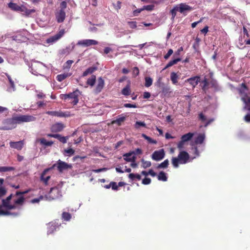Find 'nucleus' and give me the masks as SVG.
<instances>
[{
	"label": "nucleus",
	"mask_w": 250,
	"mask_h": 250,
	"mask_svg": "<svg viewBox=\"0 0 250 250\" xmlns=\"http://www.w3.org/2000/svg\"><path fill=\"white\" fill-rule=\"evenodd\" d=\"M55 17L56 21L59 23H61L64 21L65 18V13L62 10H59L55 13Z\"/></svg>",
	"instance_id": "obj_13"
},
{
	"label": "nucleus",
	"mask_w": 250,
	"mask_h": 250,
	"mask_svg": "<svg viewBox=\"0 0 250 250\" xmlns=\"http://www.w3.org/2000/svg\"><path fill=\"white\" fill-rule=\"evenodd\" d=\"M60 196L59 188L56 187L52 188L50 189L49 197L52 200L56 199Z\"/></svg>",
	"instance_id": "obj_12"
},
{
	"label": "nucleus",
	"mask_w": 250,
	"mask_h": 250,
	"mask_svg": "<svg viewBox=\"0 0 250 250\" xmlns=\"http://www.w3.org/2000/svg\"><path fill=\"white\" fill-rule=\"evenodd\" d=\"M98 44V42L96 40H81L78 42V44L85 46H89L91 45H95Z\"/></svg>",
	"instance_id": "obj_11"
},
{
	"label": "nucleus",
	"mask_w": 250,
	"mask_h": 250,
	"mask_svg": "<svg viewBox=\"0 0 250 250\" xmlns=\"http://www.w3.org/2000/svg\"><path fill=\"white\" fill-rule=\"evenodd\" d=\"M128 25H129L130 28L135 29L137 28V22L136 21H128Z\"/></svg>",
	"instance_id": "obj_47"
},
{
	"label": "nucleus",
	"mask_w": 250,
	"mask_h": 250,
	"mask_svg": "<svg viewBox=\"0 0 250 250\" xmlns=\"http://www.w3.org/2000/svg\"><path fill=\"white\" fill-rule=\"evenodd\" d=\"M56 136L58 137H56L55 138L58 139L59 142L63 144H65L67 143V141L69 138V136H68L65 137L62 136V135L59 134H58V135H56Z\"/></svg>",
	"instance_id": "obj_30"
},
{
	"label": "nucleus",
	"mask_w": 250,
	"mask_h": 250,
	"mask_svg": "<svg viewBox=\"0 0 250 250\" xmlns=\"http://www.w3.org/2000/svg\"><path fill=\"white\" fill-rule=\"evenodd\" d=\"M173 53V50L172 49H169L167 54L164 56L165 59L167 60Z\"/></svg>",
	"instance_id": "obj_49"
},
{
	"label": "nucleus",
	"mask_w": 250,
	"mask_h": 250,
	"mask_svg": "<svg viewBox=\"0 0 250 250\" xmlns=\"http://www.w3.org/2000/svg\"><path fill=\"white\" fill-rule=\"evenodd\" d=\"M141 126L146 127V125L145 123L142 122H136V123H135L134 127L136 128H139Z\"/></svg>",
	"instance_id": "obj_42"
},
{
	"label": "nucleus",
	"mask_w": 250,
	"mask_h": 250,
	"mask_svg": "<svg viewBox=\"0 0 250 250\" xmlns=\"http://www.w3.org/2000/svg\"><path fill=\"white\" fill-rule=\"evenodd\" d=\"M60 226V223L58 222L54 221L49 223L47 233L48 234H52L53 232L56 231L59 228Z\"/></svg>",
	"instance_id": "obj_8"
},
{
	"label": "nucleus",
	"mask_w": 250,
	"mask_h": 250,
	"mask_svg": "<svg viewBox=\"0 0 250 250\" xmlns=\"http://www.w3.org/2000/svg\"><path fill=\"white\" fill-rule=\"evenodd\" d=\"M158 179L159 181H167V177L166 176L165 172L161 171L158 175Z\"/></svg>",
	"instance_id": "obj_31"
},
{
	"label": "nucleus",
	"mask_w": 250,
	"mask_h": 250,
	"mask_svg": "<svg viewBox=\"0 0 250 250\" xmlns=\"http://www.w3.org/2000/svg\"><path fill=\"white\" fill-rule=\"evenodd\" d=\"M29 191H30V190H24L23 191H17L16 192L15 195L19 196L23 195L24 194L27 193Z\"/></svg>",
	"instance_id": "obj_58"
},
{
	"label": "nucleus",
	"mask_w": 250,
	"mask_h": 250,
	"mask_svg": "<svg viewBox=\"0 0 250 250\" xmlns=\"http://www.w3.org/2000/svg\"><path fill=\"white\" fill-rule=\"evenodd\" d=\"M162 92L164 94L168 93L169 92V88L168 86H163L162 87Z\"/></svg>",
	"instance_id": "obj_51"
},
{
	"label": "nucleus",
	"mask_w": 250,
	"mask_h": 250,
	"mask_svg": "<svg viewBox=\"0 0 250 250\" xmlns=\"http://www.w3.org/2000/svg\"><path fill=\"white\" fill-rule=\"evenodd\" d=\"M124 160L127 162L135 163V160H136V156L133 155V153H130V152L123 155Z\"/></svg>",
	"instance_id": "obj_19"
},
{
	"label": "nucleus",
	"mask_w": 250,
	"mask_h": 250,
	"mask_svg": "<svg viewBox=\"0 0 250 250\" xmlns=\"http://www.w3.org/2000/svg\"><path fill=\"white\" fill-rule=\"evenodd\" d=\"M75 151L72 148H68L64 149V153L67 154L68 156H71L74 154Z\"/></svg>",
	"instance_id": "obj_43"
},
{
	"label": "nucleus",
	"mask_w": 250,
	"mask_h": 250,
	"mask_svg": "<svg viewBox=\"0 0 250 250\" xmlns=\"http://www.w3.org/2000/svg\"><path fill=\"white\" fill-rule=\"evenodd\" d=\"M125 120V117L124 116H121L117 118V119L112 121V124H116L117 125H121L124 122Z\"/></svg>",
	"instance_id": "obj_28"
},
{
	"label": "nucleus",
	"mask_w": 250,
	"mask_h": 250,
	"mask_svg": "<svg viewBox=\"0 0 250 250\" xmlns=\"http://www.w3.org/2000/svg\"><path fill=\"white\" fill-rule=\"evenodd\" d=\"M24 201V198L23 196H21L17 199L14 201V203L15 205H23Z\"/></svg>",
	"instance_id": "obj_41"
},
{
	"label": "nucleus",
	"mask_w": 250,
	"mask_h": 250,
	"mask_svg": "<svg viewBox=\"0 0 250 250\" xmlns=\"http://www.w3.org/2000/svg\"><path fill=\"white\" fill-rule=\"evenodd\" d=\"M96 76L93 75L87 80V84L90 86H93L96 82Z\"/></svg>",
	"instance_id": "obj_33"
},
{
	"label": "nucleus",
	"mask_w": 250,
	"mask_h": 250,
	"mask_svg": "<svg viewBox=\"0 0 250 250\" xmlns=\"http://www.w3.org/2000/svg\"><path fill=\"white\" fill-rule=\"evenodd\" d=\"M6 190L4 187H0V198L5 195Z\"/></svg>",
	"instance_id": "obj_48"
},
{
	"label": "nucleus",
	"mask_w": 250,
	"mask_h": 250,
	"mask_svg": "<svg viewBox=\"0 0 250 250\" xmlns=\"http://www.w3.org/2000/svg\"><path fill=\"white\" fill-rule=\"evenodd\" d=\"M241 100L246 105L245 108L250 111V96H246V97L242 98Z\"/></svg>",
	"instance_id": "obj_27"
},
{
	"label": "nucleus",
	"mask_w": 250,
	"mask_h": 250,
	"mask_svg": "<svg viewBox=\"0 0 250 250\" xmlns=\"http://www.w3.org/2000/svg\"><path fill=\"white\" fill-rule=\"evenodd\" d=\"M56 166H57L58 170H59V172L61 173H62L63 170L71 169L72 167L71 164H68L60 160H59L57 162V164L54 165L53 167H55Z\"/></svg>",
	"instance_id": "obj_5"
},
{
	"label": "nucleus",
	"mask_w": 250,
	"mask_h": 250,
	"mask_svg": "<svg viewBox=\"0 0 250 250\" xmlns=\"http://www.w3.org/2000/svg\"><path fill=\"white\" fill-rule=\"evenodd\" d=\"M205 140V136L203 135L200 134L195 139V143L196 144H202Z\"/></svg>",
	"instance_id": "obj_34"
},
{
	"label": "nucleus",
	"mask_w": 250,
	"mask_h": 250,
	"mask_svg": "<svg viewBox=\"0 0 250 250\" xmlns=\"http://www.w3.org/2000/svg\"><path fill=\"white\" fill-rule=\"evenodd\" d=\"M143 167L144 168H146V167H149L151 166V163L148 161H145L144 160H142Z\"/></svg>",
	"instance_id": "obj_45"
},
{
	"label": "nucleus",
	"mask_w": 250,
	"mask_h": 250,
	"mask_svg": "<svg viewBox=\"0 0 250 250\" xmlns=\"http://www.w3.org/2000/svg\"><path fill=\"white\" fill-rule=\"evenodd\" d=\"M152 79L150 78V77H146L145 78V86L146 87H150V86L152 85Z\"/></svg>",
	"instance_id": "obj_39"
},
{
	"label": "nucleus",
	"mask_w": 250,
	"mask_h": 250,
	"mask_svg": "<svg viewBox=\"0 0 250 250\" xmlns=\"http://www.w3.org/2000/svg\"><path fill=\"white\" fill-rule=\"evenodd\" d=\"M128 177H129V179L132 180H133L135 178H136L139 181L141 179V176L140 174H134L133 173H130Z\"/></svg>",
	"instance_id": "obj_40"
},
{
	"label": "nucleus",
	"mask_w": 250,
	"mask_h": 250,
	"mask_svg": "<svg viewBox=\"0 0 250 250\" xmlns=\"http://www.w3.org/2000/svg\"><path fill=\"white\" fill-rule=\"evenodd\" d=\"M150 97V93L148 92H145L143 93V98L145 99H148Z\"/></svg>",
	"instance_id": "obj_62"
},
{
	"label": "nucleus",
	"mask_w": 250,
	"mask_h": 250,
	"mask_svg": "<svg viewBox=\"0 0 250 250\" xmlns=\"http://www.w3.org/2000/svg\"><path fill=\"white\" fill-rule=\"evenodd\" d=\"M189 159V155L187 152L182 151L180 152L177 157H173L171 163L174 167H178L179 164H186Z\"/></svg>",
	"instance_id": "obj_3"
},
{
	"label": "nucleus",
	"mask_w": 250,
	"mask_h": 250,
	"mask_svg": "<svg viewBox=\"0 0 250 250\" xmlns=\"http://www.w3.org/2000/svg\"><path fill=\"white\" fill-rule=\"evenodd\" d=\"M106 170H107V168L103 167V168H99L98 169L92 170V171H93V172H94L95 173H100L101 172L105 171Z\"/></svg>",
	"instance_id": "obj_60"
},
{
	"label": "nucleus",
	"mask_w": 250,
	"mask_h": 250,
	"mask_svg": "<svg viewBox=\"0 0 250 250\" xmlns=\"http://www.w3.org/2000/svg\"><path fill=\"white\" fill-rule=\"evenodd\" d=\"M124 107H127V108H136L137 106L135 104H125Z\"/></svg>",
	"instance_id": "obj_61"
},
{
	"label": "nucleus",
	"mask_w": 250,
	"mask_h": 250,
	"mask_svg": "<svg viewBox=\"0 0 250 250\" xmlns=\"http://www.w3.org/2000/svg\"><path fill=\"white\" fill-rule=\"evenodd\" d=\"M64 128V125L61 123H58L52 125L51 129L52 132H59L62 130Z\"/></svg>",
	"instance_id": "obj_15"
},
{
	"label": "nucleus",
	"mask_w": 250,
	"mask_h": 250,
	"mask_svg": "<svg viewBox=\"0 0 250 250\" xmlns=\"http://www.w3.org/2000/svg\"><path fill=\"white\" fill-rule=\"evenodd\" d=\"M199 120H201L202 122H205L206 120V118L204 115L203 114V113H200L199 115Z\"/></svg>",
	"instance_id": "obj_64"
},
{
	"label": "nucleus",
	"mask_w": 250,
	"mask_h": 250,
	"mask_svg": "<svg viewBox=\"0 0 250 250\" xmlns=\"http://www.w3.org/2000/svg\"><path fill=\"white\" fill-rule=\"evenodd\" d=\"M36 117L28 115H22L19 116L7 118L2 121V126H0L1 130H9L16 127L17 124L21 123H27L34 121Z\"/></svg>",
	"instance_id": "obj_1"
},
{
	"label": "nucleus",
	"mask_w": 250,
	"mask_h": 250,
	"mask_svg": "<svg viewBox=\"0 0 250 250\" xmlns=\"http://www.w3.org/2000/svg\"><path fill=\"white\" fill-rule=\"evenodd\" d=\"M0 215H13L14 216H18V213H11L8 211H5L0 209Z\"/></svg>",
	"instance_id": "obj_38"
},
{
	"label": "nucleus",
	"mask_w": 250,
	"mask_h": 250,
	"mask_svg": "<svg viewBox=\"0 0 250 250\" xmlns=\"http://www.w3.org/2000/svg\"><path fill=\"white\" fill-rule=\"evenodd\" d=\"M65 33L64 29H61L58 33L50 37L47 39L46 42L48 43H52L61 39Z\"/></svg>",
	"instance_id": "obj_7"
},
{
	"label": "nucleus",
	"mask_w": 250,
	"mask_h": 250,
	"mask_svg": "<svg viewBox=\"0 0 250 250\" xmlns=\"http://www.w3.org/2000/svg\"><path fill=\"white\" fill-rule=\"evenodd\" d=\"M97 70V67L96 66H91L85 70V71L83 72V77H85L89 74H90L94 72L95 71Z\"/></svg>",
	"instance_id": "obj_24"
},
{
	"label": "nucleus",
	"mask_w": 250,
	"mask_h": 250,
	"mask_svg": "<svg viewBox=\"0 0 250 250\" xmlns=\"http://www.w3.org/2000/svg\"><path fill=\"white\" fill-rule=\"evenodd\" d=\"M151 180L149 178H146L142 181V183L144 185H146L150 183Z\"/></svg>",
	"instance_id": "obj_56"
},
{
	"label": "nucleus",
	"mask_w": 250,
	"mask_h": 250,
	"mask_svg": "<svg viewBox=\"0 0 250 250\" xmlns=\"http://www.w3.org/2000/svg\"><path fill=\"white\" fill-rule=\"evenodd\" d=\"M71 75L72 74L71 73H64V74H59L57 77H56V79H57V81L59 82H61Z\"/></svg>",
	"instance_id": "obj_23"
},
{
	"label": "nucleus",
	"mask_w": 250,
	"mask_h": 250,
	"mask_svg": "<svg viewBox=\"0 0 250 250\" xmlns=\"http://www.w3.org/2000/svg\"><path fill=\"white\" fill-rule=\"evenodd\" d=\"M62 217L63 220L65 221H69L71 219V215L70 213L67 212H63L62 213Z\"/></svg>",
	"instance_id": "obj_37"
},
{
	"label": "nucleus",
	"mask_w": 250,
	"mask_h": 250,
	"mask_svg": "<svg viewBox=\"0 0 250 250\" xmlns=\"http://www.w3.org/2000/svg\"><path fill=\"white\" fill-rule=\"evenodd\" d=\"M154 6H154L152 4L148 5H146V6H143V7H142V9H143V11L146 10V11H151L153 10Z\"/></svg>",
	"instance_id": "obj_44"
},
{
	"label": "nucleus",
	"mask_w": 250,
	"mask_h": 250,
	"mask_svg": "<svg viewBox=\"0 0 250 250\" xmlns=\"http://www.w3.org/2000/svg\"><path fill=\"white\" fill-rule=\"evenodd\" d=\"M104 85V81L103 79L102 78H99L98 80V84L96 85L95 88V93H99L101 92Z\"/></svg>",
	"instance_id": "obj_17"
},
{
	"label": "nucleus",
	"mask_w": 250,
	"mask_h": 250,
	"mask_svg": "<svg viewBox=\"0 0 250 250\" xmlns=\"http://www.w3.org/2000/svg\"><path fill=\"white\" fill-rule=\"evenodd\" d=\"M193 135V133H187L186 134L182 135L181 141L185 142L189 141L192 138Z\"/></svg>",
	"instance_id": "obj_22"
},
{
	"label": "nucleus",
	"mask_w": 250,
	"mask_h": 250,
	"mask_svg": "<svg viewBox=\"0 0 250 250\" xmlns=\"http://www.w3.org/2000/svg\"><path fill=\"white\" fill-rule=\"evenodd\" d=\"M169 164V162L168 159H166L163 162H162L161 164H159L157 167L158 168H166L168 167Z\"/></svg>",
	"instance_id": "obj_36"
},
{
	"label": "nucleus",
	"mask_w": 250,
	"mask_h": 250,
	"mask_svg": "<svg viewBox=\"0 0 250 250\" xmlns=\"http://www.w3.org/2000/svg\"><path fill=\"white\" fill-rule=\"evenodd\" d=\"M165 152L164 148L156 150L153 152L151 155L152 159L156 161H159L164 158Z\"/></svg>",
	"instance_id": "obj_6"
},
{
	"label": "nucleus",
	"mask_w": 250,
	"mask_h": 250,
	"mask_svg": "<svg viewBox=\"0 0 250 250\" xmlns=\"http://www.w3.org/2000/svg\"><path fill=\"white\" fill-rule=\"evenodd\" d=\"M193 8L186 3H180L174 6L173 9H171L170 13L171 15V20H174L176 16L177 12H179L184 16H186L187 12H190Z\"/></svg>",
	"instance_id": "obj_2"
},
{
	"label": "nucleus",
	"mask_w": 250,
	"mask_h": 250,
	"mask_svg": "<svg viewBox=\"0 0 250 250\" xmlns=\"http://www.w3.org/2000/svg\"><path fill=\"white\" fill-rule=\"evenodd\" d=\"M40 144L44 146H51L53 144L52 141H48L45 138H41L40 140Z\"/></svg>",
	"instance_id": "obj_32"
},
{
	"label": "nucleus",
	"mask_w": 250,
	"mask_h": 250,
	"mask_svg": "<svg viewBox=\"0 0 250 250\" xmlns=\"http://www.w3.org/2000/svg\"><path fill=\"white\" fill-rule=\"evenodd\" d=\"M130 153H133V155L135 156L137 154H142V150L141 148H137L133 151H130Z\"/></svg>",
	"instance_id": "obj_50"
},
{
	"label": "nucleus",
	"mask_w": 250,
	"mask_h": 250,
	"mask_svg": "<svg viewBox=\"0 0 250 250\" xmlns=\"http://www.w3.org/2000/svg\"><path fill=\"white\" fill-rule=\"evenodd\" d=\"M111 188L114 190H117L118 189V186L116 183L114 182H111Z\"/></svg>",
	"instance_id": "obj_53"
},
{
	"label": "nucleus",
	"mask_w": 250,
	"mask_h": 250,
	"mask_svg": "<svg viewBox=\"0 0 250 250\" xmlns=\"http://www.w3.org/2000/svg\"><path fill=\"white\" fill-rule=\"evenodd\" d=\"M24 146V141H20L17 142L11 141L9 143V146L12 148L17 149L18 150H21L23 148Z\"/></svg>",
	"instance_id": "obj_14"
},
{
	"label": "nucleus",
	"mask_w": 250,
	"mask_h": 250,
	"mask_svg": "<svg viewBox=\"0 0 250 250\" xmlns=\"http://www.w3.org/2000/svg\"><path fill=\"white\" fill-rule=\"evenodd\" d=\"M143 10L142 8L141 9H137L133 11V14L134 16H137L138 14L140 13L141 12L143 11Z\"/></svg>",
	"instance_id": "obj_57"
},
{
	"label": "nucleus",
	"mask_w": 250,
	"mask_h": 250,
	"mask_svg": "<svg viewBox=\"0 0 250 250\" xmlns=\"http://www.w3.org/2000/svg\"><path fill=\"white\" fill-rule=\"evenodd\" d=\"M179 77L178 75L175 72H171L170 73V80L173 84L176 85L178 83Z\"/></svg>",
	"instance_id": "obj_26"
},
{
	"label": "nucleus",
	"mask_w": 250,
	"mask_h": 250,
	"mask_svg": "<svg viewBox=\"0 0 250 250\" xmlns=\"http://www.w3.org/2000/svg\"><path fill=\"white\" fill-rule=\"evenodd\" d=\"M78 90H75L73 92L69 93L68 94H61L60 98L64 101H70V103L74 105L77 104L78 102Z\"/></svg>",
	"instance_id": "obj_4"
},
{
	"label": "nucleus",
	"mask_w": 250,
	"mask_h": 250,
	"mask_svg": "<svg viewBox=\"0 0 250 250\" xmlns=\"http://www.w3.org/2000/svg\"><path fill=\"white\" fill-rule=\"evenodd\" d=\"M67 7V2L65 1H62L61 3V9L60 10H62V11H64V9Z\"/></svg>",
	"instance_id": "obj_55"
},
{
	"label": "nucleus",
	"mask_w": 250,
	"mask_h": 250,
	"mask_svg": "<svg viewBox=\"0 0 250 250\" xmlns=\"http://www.w3.org/2000/svg\"><path fill=\"white\" fill-rule=\"evenodd\" d=\"M37 98L39 99H43L45 98V95L42 92H40L37 95Z\"/></svg>",
	"instance_id": "obj_63"
},
{
	"label": "nucleus",
	"mask_w": 250,
	"mask_h": 250,
	"mask_svg": "<svg viewBox=\"0 0 250 250\" xmlns=\"http://www.w3.org/2000/svg\"><path fill=\"white\" fill-rule=\"evenodd\" d=\"M180 61H181L180 58L174 59V60H171V61H170V62H168V63L167 64H166L164 70H165V69L168 68L169 67H171L174 64H176L177 63V62H180Z\"/></svg>",
	"instance_id": "obj_29"
},
{
	"label": "nucleus",
	"mask_w": 250,
	"mask_h": 250,
	"mask_svg": "<svg viewBox=\"0 0 250 250\" xmlns=\"http://www.w3.org/2000/svg\"><path fill=\"white\" fill-rule=\"evenodd\" d=\"M73 61L68 60L66 62H65L64 67L65 68L69 69L70 68L71 64L73 63Z\"/></svg>",
	"instance_id": "obj_46"
},
{
	"label": "nucleus",
	"mask_w": 250,
	"mask_h": 250,
	"mask_svg": "<svg viewBox=\"0 0 250 250\" xmlns=\"http://www.w3.org/2000/svg\"><path fill=\"white\" fill-rule=\"evenodd\" d=\"M133 74L135 76H137L139 75V69L137 66H135L133 69Z\"/></svg>",
	"instance_id": "obj_54"
},
{
	"label": "nucleus",
	"mask_w": 250,
	"mask_h": 250,
	"mask_svg": "<svg viewBox=\"0 0 250 250\" xmlns=\"http://www.w3.org/2000/svg\"><path fill=\"white\" fill-rule=\"evenodd\" d=\"M202 83H203V87H202V89H203V90H205L206 87H207L208 85V81L206 79H205V80H204L203 81Z\"/></svg>",
	"instance_id": "obj_59"
},
{
	"label": "nucleus",
	"mask_w": 250,
	"mask_h": 250,
	"mask_svg": "<svg viewBox=\"0 0 250 250\" xmlns=\"http://www.w3.org/2000/svg\"><path fill=\"white\" fill-rule=\"evenodd\" d=\"M131 88H130V83L129 82L125 86V87L121 90V93L122 95L125 96H128L131 94Z\"/></svg>",
	"instance_id": "obj_20"
},
{
	"label": "nucleus",
	"mask_w": 250,
	"mask_h": 250,
	"mask_svg": "<svg viewBox=\"0 0 250 250\" xmlns=\"http://www.w3.org/2000/svg\"><path fill=\"white\" fill-rule=\"evenodd\" d=\"M49 168H46L43 170V172L42 173V175H41L40 179L41 181L43 182L44 184H45V186L47 185V183L48 182V181L49 180L50 178V176H47L46 177H44V176L46 175V173L48 172V171L50 170Z\"/></svg>",
	"instance_id": "obj_16"
},
{
	"label": "nucleus",
	"mask_w": 250,
	"mask_h": 250,
	"mask_svg": "<svg viewBox=\"0 0 250 250\" xmlns=\"http://www.w3.org/2000/svg\"><path fill=\"white\" fill-rule=\"evenodd\" d=\"M8 5L9 8L16 12H19L21 8V6H19L16 3L9 2Z\"/></svg>",
	"instance_id": "obj_25"
},
{
	"label": "nucleus",
	"mask_w": 250,
	"mask_h": 250,
	"mask_svg": "<svg viewBox=\"0 0 250 250\" xmlns=\"http://www.w3.org/2000/svg\"><path fill=\"white\" fill-rule=\"evenodd\" d=\"M199 80L200 77L199 76H195L188 79L186 82L189 83L190 85L192 86L193 88H195L198 83H199Z\"/></svg>",
	"instance_id": "obj_18"
},
{
	"label": "nucleus",
	"mask_w": 250,
	"mask_h": 250,
	"mask_svg": "<svg viewBox=\"0 0 250 250\" xmlns=\"http://www.w3.org/2000/svg\"><path fill=\"white\" fill-rule=\"evenodd\" d=\"M185 143V142L183 141H180V142H179L177 144L178 149L180 150L183 149Z\"/></svg>",
	"instance_id": "obj_52"
},
{
	"label": "nucleus",
	"mask_w": 250,
	"mask_h": 250,
	"mask_svg": "<svg viewBox=\"0 0 250 250\" xmlns=\"http://www.w3.org/2000/svg\"><path fill=\"white\" fill-rule=\"evenodd\" d=\"M14 167H0V172H5L7 171H10L14 170Z\"/></svg>",
	"instance_id": "obj_35"
},
{
	"label": "nucleus",
	"mask_w": 250,
	"mask_h": 250,
	"mask_svg": "<svg viewBox=\"0 0 250 250\" xmlns=\"http://www.w3.org/2000/svg\"><path fill=\"white\" fill-rule=\"evenodd\" d=\"M19 12H21L23 14L28 16L31 13H34L35 10L34 9H28L26 7L22 5H21V8Z\"/></svg>",
	"instance_id": "obj_21"
},
{
	"label": "nucleus",
	"mask_w": 250,
	"mask_h": 250,
	"mask_svg": "<svg viewBox=\"0 0 250 250\" xmlns=\"http://www.w3.org/2000/svg\"><path fill=\"white\" fill-rule=\"evenodd\" d=\"M46 114L47 115H49L52 116L58 117L60 118L67 117L69 116V115L67 113L63 112L61 111H48L46 112Z\"/></svg>",
	"instance_id": "obj_9"
},
{
	"label": "nucleus",
	"mask_w": 250,
	"mask_h": 250,
	"mask_svg": "<svg viewBox=\"0 0 250 250\" xmlns=\"http://www.w3.org/2000/svg\"><path fill=\"white\" fill-rule=\"evenodd\" d=\"M12 197V194H11L9 196L7 197V198L5 199H2V206L4 208L8 209H15L16 208V206L14 205L9 204L10 200H11Z\"/></svg>",
	"instance_id": "obj_10"
}]
</instances>
